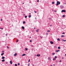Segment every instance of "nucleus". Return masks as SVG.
<instances>
[{
  "label": "nucleus",
  "instance_id": "obj_1",
  "mask_svg": "<svg viewBox=\"0 0 66 66\" xmlns=\"http://www.w3.org/2000/svg\"><path fill=\"white\" fill-rule=\"evenodd\" d=\"M59 4H60V2L59 1H57V3L56 4V5H59Z\"/></svg>",
  "mask_w": 66,
  "mask_h": 66
},
{
  "label": "nucleus",
  "instance_id": "obj_2",
  "mask_svg": "<svg viewBox=\"0 0 66 66\" xmlns=\"http://www.w3.org/2000/svg\"><path fill=\"white\" fill-rule=\"evenodd\" d=\"M62 13H63V12H64V13H65L66 12V11L65 10H62L61 11Z\"/></svg>",
  "mask_w": 66,
  "mask_h": 66
},
{
  "label": "nucleus",
  "instance_id": "obj_3",
  "mask_svg": "<svg viewBox=\"0 0 66 66\" xmlns=\"http://www.w3.org/2000/svg\"><path fill=\"white\" fill-rule=\"evenodd\" d=\"M50 43L51 44H53V42H52V41H51Z\"/></svg>",
  "mask_w": 66,
  "mask_h": 66
},
{
  "label": "nucleus",
  "instance_id": "obj_4",
  "mask_svg": "<svg viewBox=\"0 0 66 66\" xmlns=\"http://www.w3.org/2000/svg\"><path fill=\"white\" fill-rule=\"evenodd\" d=\"M64 8V6H61V9H63V8Z\"/></svg>",
  "mask_w": 66,
  "mask_h": 66
},
{
  "label": "nucleus",
  "instance_id": "obj_5",
  "mask_svg": "<svg viewBox=\"0 0 66 66\" xmlns=\"http://www.w3.org/2000/svg\"><path fill=\"white\" fill-rule=\"evenodd\" d=\"M10 63L11 64H12L13 63L12 62V61H10Z\"/></svg>",
  "mask_w": 66,
  "mask_h": 66
},
{
  "label": "nucleus",
  "instance_id": "obj_6",
  "mask_svg": "<svg viewBox=\"0 0 66 66\" xmlns=\"http://www.w3.org/2000/svg\"><path fill=\"white\" fill-rule=\"evenodd\" d=\"M39 31V29H38L36 30V32H38Z\"/></svg>",
  "mask_w": 66,
  "mask_h": 66
},
{
  "label": "nucleus",
  "instance_id": "obj_7",
  "mask_svg": "<svg viewBox=\"0 0 66 66\" xmlns=\"http://www.w3.org/2000/svg\"><path fill=\"white\" fill-rule=\"evenodd\" d=\"M26 54H23L22 55V56H25L26 55Z\"/></svg>",
  "mask_w": 66,
  "mask_h": 66
},
{
  "label": "nucleus",
  "instance_id": "obj_8",
  "mask_svg": "<svg viewBox=\"0 0 66 66\" xmlns=\"http://www.w3.org/2000/svg\"><path fill=\"white\" fill-rule=\"evenodd\" d=\"M40 55L39 54H37V56H39Z\"/></svg>",
  "mask_w": 66,
  "mask_h": 66
},
{
  "label": "nucleus",
  "instance_id": "obj_9",
  "mask_svg": "<svg viewBox=\"0 0 66 66\" xmlns=\"http://www.w3.org/2000/svg\"><path fill=\"white\" fill-rule=\"evenodd\" d=\"M22 28L23 30H24V27L23 26H22Z\"/></svg>",
  "mask_w": 66,
  "mask_h": 66
},
{
  "label": "nucleus",
  "instance_id": "obj_10",
  "mask_svg": "<svg viewBox=\"0 0 66 66\" xmlns=\"http://www.w3.org/2000/svg\"><path fill=\"white\" fill-rule=\"evenodd\" d=\"M65 36L64 35H62L61 36V37H64Z\"/></svg>",
  "mask_w": 66,
  "mask_h": 66
},
{
  "label": "nucleus",
  "instance_id": "obj_11",
  "mask_svg": "<svg viewBox=\"0 0 66 66\" xmlns=\"http://www.w3.org/2000/svg\"><path fill=\"white\" fill-rule=\"evenodd\" d=\"M2 59H5V57H2Z\"/></svg>",
  "mask_w": 66,
  "mask_h": 66
},
{
  "label": "nucleus",
  "instance_id": "obj_12",
  "mask_svg": "<svg viewBox=\"0 0 66 66\" xmlns=\"http://www.w3.org/2000/svg\"><path fill=\"white\" fill-rule=\"evenodd\" d=\"M29 18H30V17H31V15H30L29 16Z\"/></svg>",
  "mask_w": 66,
  "mask_h": 66
},
{
  "label": "nucleus",
  "instance_id": "obj_13",
  "mask_svg": "<svg viewBox=\"0 0 66 66\" xmlns=\"http://www.w3.org/2000/svg\"><path fill=\"white\" fill-rule=\"evenodd\" d=\"M62 41H63V42H66V40H63V39H62Z\"/></svg>",
  "mask_w": 66,
  "mask_h": 66
},
{
  "label": "nucleus",
  "instance_id": "obj_14",
  "mask_svg": "<svg viewBox=\"0 0 66 66\" xmlns=\"http://www.w3.org/2000/svg\"><path fill=\"white\" fill-rule=\"evenodd\" d=\"M3 54H4V53H2L1 54V55H2H2H3Z\"/></svg>",
  "mask_w": 66,
  "mask_h": 66
},
{
  "label": "nucleus",
  "instance_id": "obj_15",
  "mask_svg": "<svg viewBox=\"0 0 66 66\" xmlns=\"http://www.w3.org/2000/svg\"><path fill=\"white\" fill-rule=\"evenodd\" d=\"M14 56H16L17 55V53H15L14 55Z\"/></svg>",
  "mask_w": 66,
  "mask_h": 66
},
{
  "label": "nucleus",
  "instance_id": "obj_16",
  "mask_svg": "<svg viewBox=\"0 0 66 66\" xmlns=\"http://www.w3.org/2000/svg\"><path fill=\"white\" fill-rule=\"evenodd\" d=\"M57 40H58L59 41H60V39L59 38L57 39Z\"/></svg>",
  "mask_w": 66,
  "mask_h": 66
},
{
  "label": "nucleus",
  "instance_id": "obj_17",
  "mask_svg": "<svg viewBox=\"0 0 66 66\" xmlns=\"http://www.w3.org/2000/svg\"><path fill=\"white\" fill-rule=\"evenodd\" d=\"M2 62H5V60L4 59H3L2 60Z\"/></svg>",
  "mask_w": 66,
  "mask_h": 66
},
{
  "label": "nucleus",
  "instance_id": "obj_18",
  "mask_svg": "<svg viewBox=\"0 0 66 66\" xmlns=\"http://www.w3.org/2000/svg\"><path fill=\"white\" fill-rule=\"evenodd\" d=\"M56 60V59H55V58H54L53 59V61H54L55 60Z\"/></svg>",
  "mask_w": 66,
  "mask_h": 66
},
{
  "label": "nucleus",
  "instance_id": "obj_19",
  "mask_svg": "<svg viewBox=\"0 0 66 66\" xmlns=\"http://www.w3.org/2000/svg\"><path fill=\"white\" fill-rule=\"evenodd\" d=\"M62 17H65V15H63Z\"/></svg>",
  "mask_w": 66,
  "mask_h": 66
},
{
  "label": "nucleus",
  "instance_id": "obj_20",
  "mask_svg": "<svg viewBox=\"0 0 66 66\" xmlns=\"http://www.w3.org/2000/svg\"><path fill=\"white\" fill-rule=\"evenodd\" d=\"M52 3L53 4H54V2H52Z\"/></svg>",
  "mask_w": 66,
  "mask_h": 66
},
{
  "label": "nucleus",
  "instance_id": "obj_21",
  "mask_svg": "<svg viewBox=\"0 0 66 66\" xmlns=\"http://www.w3.org/2000/svg\"><path fill=\"white\" fill-rule=\"evenodd\" d=\"M25 23H26V22L25 21H24L23 22V24H24Z\"/></svg>",
  "mask_w": 66,
  "mask_h": 66
},
{
  "label": "nucleus",
  "instance_id": "obj_22",
  "mask_svg": "<svg viewBox=\"0 0 66 66\" xmlns=\"http://www.w3.org/2000/svg\"><path fill=\"white\" fill-rule=\"evenodd\" d=\"M50 30H47V32H50Z\"/></svg>",
  "mask_w": 66,
  "mask_h": 66
},
{
  "label": "nucleus",
  "instance_id": "obj_23",
  "mask_svg": "<svg viewBox=\"0 0 66 66\" xmlns=\"http://www.w3.org/2000/svg\"><path fill=\"white\" fill-rule=\"evenodd\" d=\"M58 49H60V47H58Z\"/></svg>",
  "mask_w": 66,
  "mask_h": 66
},
{
  "label": "nucleus",
  "instance_id": "obj_24",
  "mask_svg": "<svg viewBox=\"0 0 66 66\" xmlns=\"http://www.w3.org/2000/svg\"><path fill=\"white\" fill-rule=\"evenodd\" d=\"M52 54H53V55H54V54H55V53H54Z\"/></svg>",
  "mask_w": 66,
  "mask_h": 66
},
{
  "label": "nucleus",
  "instance_id": "obj_25",
  "mask_svg": "<svg viewBox=\"0 0 66 66\" xmlns=\"http://www.w3.org/2000/svg\"><path fill=\"white\" fill-rule=\"evenodd\" d=\"M55 59H56V58H57V57L56 56H55Z\"/></svg>",
  "mask_w": 66,
  "mask_h": 66
},
{
  "label": "nucleus",
  "instance_id": "obj_26",
  "mask_svg": "<svg viewBox=\"0 0 66 66\" xmlns=\"http://www.w3.org/2000/svg\"><path fill=\"white\" fill-rule=\"evenodd\" d=\"M15 66H17V64H15Z\"/></svg>",
  "mask_w": 66,
  "mask_h": 66
},
{
  "label": "nucleus",
  "instance_id": "obj_27",
  "mask_svg": "<svg viewBox=\"0 0 66 66\" xmlns=\"http://www.w3.org/2000/svg\"><path fill=\"white\" fill-rule=\"evenodd\" d=\"M25 49H26V51H27V50H28V48H26Z\"/></svg>",
  "mask_w": 66,
  "mask_h": 66
},
{
  "label": "nucleus",
  "instance_id": "obj_28",
  "mask_svg": "<svg viewBox=\"0 0 66 66\" xmlns=\"http://www.w3.org/2000/svg\"><path fill=\"white\" fill-rule=\"evenodd\" d=\"M25 18H27V16H25Z\"/></svg>",
  "mask_w": 66,
  "mask_h": 66
},
{
  "label": "nucleus",
  "instance_id": "obj_29",
  "mask_svg": "<svg viewBox=\"0 0 66 66\" xmlns=\"http://www.w3.org/2000/svg\"><path fill=\"white\" fill-rule=\"evenodd\" d=\"M30 62V59H29V61H28V62Z\"/></svg>",
  "mask_w": 66,
  "mask_h": 66
},
{
  "label": "nucleus",
  "instance_id": "obj_30",
  "mask_svg": "<svg viewBox=\"0 0 66 66\" xmlns=\"http://www.w3.org/2000/svg\"><path fill=\"white\" fill-rule=\"evenodd\" d=\"M56 52H58V51H57V50L56 51Z\"/></svg>",
  "mask_w": 66,
  "mask_h": 66
},
{
  "label": "nucleus",
  "instance_id": "obj_31",
  "mask_svg": "<svg viewBox=\"0 0 66 66\" xmlns=\"http://www.w3.org/2000/svg\"><path fill=\"white\" fill-rule=\"evenodd\" d=\"M18 65H20V63H18Z\"/></svg>",
  "mask_w": 66,
  "mask_h": 66
},
{
  "label": "nucleus",
  "instance_id": "obj_32",
  "mask_svg": "<svg viewBox=\"0 0 66 66\" xmlns=\"http://www.w3.org/2000/svg\"><path fill=\"white\" fill-rule=\"evenodd\" d=\"M34 12H35V13H36V11H34Z\"/></svg>",
  "mask_w": 66,
  "mask_h": 66
},
{
  "label": "nucleus",
  "instance_id": "obj_33",
  "mask_svg": "<svg viewBox=\"0 0 66 66\" xmlns=\"http://www.w3.org/2000/svg\"><path fill=\"white\" fill-rule=\"evenodd\" d=\"M30 42L31 43V42H32V41L31 40H30Z\"/></svg>",
  "mask_w": 66,
  "mask_h": 66
},
{
  "label": "nucleus",
  "instance_id": "obj_34",
  "mask_svg": "<svg viewBox=\"0 0 66 66\" xmlns=\"http://www.w3.org/2000/svg\"><path fill=\"white\" fill-rule=\"evenodd\" d=\"M7 63H8L7 62H6V63L7 64Z\"/></svg>",
  "mask_w": 66,
  "mask_h": 66
},
{
  "label": "nucleus",
  "instance_id": "obj_35",
  "mask_svg": "<svg viewBox=\"0 0 66 66\" xmlns=\"http://www.w3.org/2000/svg\"><path fill=\"white\" fill-rule=\"evenodd\" d=\"M64 4H65L66 5V3H64Z\"/></svg>",
  "mask_w": 66,
  "mask_h": 66
},
{
  "label": "nucleus",
  "instance_id": "obj_36",
  "mask_svg": "<svg viewBox=\"0 0 66 66\" xmlns=\"http://www.w3.org/2000/svg\"><path fill=\"white\" fill-rule=\"evenodd\" d=\"M7 48H8V49H9V47H7Z\"/></svg>",
  "mask_w": 66,
  "mask_h": 66
},
{
  "label": "nucleus",
  "instance_id": "obj_37",
  "mask_svg": "<svg viewBox=\"0 0 66 66\" xmlns=\"http://www.w3.org/2000/svg\"><path fill=\"white\" fill-rule=\"evenodd\" d=\"M1 29H2V30H3V28H1Z\"/></svg>",
  "mask_w": 66,
  "mask_h": 66
},
{
  "label": "nucleus",
  "instance_id": "obj_38",
  "mask_svg": "<svg viewBox=\"0 0 66 66\" xmlns=\"http://www.w3.org/2000/svg\"><path fill=\"white\" fill-rule=\"evenodd\" d=\"M18 42V40H17V42Z\"/></svg>",
  "mask_w": 66,
  "mask_h": 66
},
{
  "label": "nucleus",
  "instance_id": "obj_39",
  "mask_svg": "<svg viewBox=\"0 0 66 66\" xmlns=\"http://www.w3.org/2000/svg\"><path fill=\"white\" fill-rule=\"evenodd\" d=\"M62 34H65V33H64V32H63L62 33Z\"/></svg>",
  "mask_w": 66,
  "mask_h": 66
},
{
  "label": "nucleus",
  "instance_id": "obj_40",
  "mask_svg": "<svg viewBox=\"0 0 66 66\" xmlns=\"http://www.w3.org/2000/svg\"><path fill=\"white\" fill-rule=\"evenodd\" d=\"M29 65H30V64H28V65L29 66Z\"/></svg>",
  "mask_w": 66,
  "mask_h": 66
},
{
  "label": "nucleus",
  "instance_id": "obj_41",
  "mask_svg": "<svg viewBox=\"0 0 66 66\" xmlns=\"http://www.w3.org/2000/svg\"><path fill=\"white\" fill-rule=\"evenodd\" d=\"M37 2H39V0H38L37 1Z\"/></svg>",
  "mask_w": 66,
  "mask_h": 66
},
{
  "label": "nucleus",
  "instance_id": "obj_42",
  "mask_svg": "<svg viewBox=\"0 0 66 66\" xmlns=\"http://www.w3.org/2000/svg\"><path fill=\"white\" fill-rule=\"evenodd\" d=\"M6 36H7V34H6Z\"/></svg>",
  "mask_w": 66,
  "mask_h": 66
},
{
  "label": "nucleus",
  "instance_id": "obj_43",
  "mask_svg": "<svg viewBox=\"0 0 66 66\" xmlns=\"http://www.w3.org/2000/svg\"><path fill=\"white\" fill-rule=\"evenodd\" d=\"M1 21H2V19H1Z\"/></svg>",
  "mask_w": 66,
  "mask_h": 66
},
{
  "label": "nucleus",
  "instance_id": "obj_44",
  "mask_svg": "<svg viewBox=\"0 0 66 66\" xmlns=\"http://www.w3.org/2000/svg\"><path fill=\"white\" fill-rule=\"evenodd\" d=\"M61 60H60V62H61Z\"/></svg>",
  "mask_w": 66,
  "mask_h": 66
},
{
  "label": "nucleus",
  "instance_id": "obj_45",
  "mask_svg": "<svg viewBox=\"0 0 66 66\" xmlns=\"http://www.w3.org/2000/svg\"><path fill=\"white\" fill-rule=\"evenodd\" d=\"M53 65H54V66H55V64H53Z\"/></svg>",
  "mask_w": 66,
  "mask_h": 66
},
{
  "label": "nucleus",
  "instance_id": "obj_46",
  "mask_svg": "<svg viewBox=\"0 0 66 66\" xmlns=\"http://www.w3.org/2000/svg\"><path fill=\"white\" fill-rule=\"evenodd\" d=\"M50 26H51H51H52V25H50Z\"/></svg>",
  "mask_w": 66,
  "mask_h": 66
},
{
  "label": "nucleus",
  "instance_id": "obj_47",
  "mask_svg": "<svg viewBox=\"0 0 66 66\" xmlns=\"http://www.w3.org/2000/svg\"><path fill=\"white\" fill-rule=\"evenodd\" d=\"M65 56H66V54H65Z\"/></svg>",
  "mask_w": 66,
  "mask_h": 66
},
{
  "label": "nucleus",
  "instance_id": "obj_48",
  "mask_svg": "<svg viewBox=\"0 0 66 66\" xmlns=\"http://www.w3.org/2000/svg\"><path fill=\"white\" fill-rule=\"evenodd\" d=\"M29 14H30H30H31V13H29Z\"/></svg>",
  "mask_w": 66,
  "mask_h": 66
},
{
  "label": "nucleus",
  "instance_id": "obj_49",
  "mask_svg": "<svg viewBox=\"0 0 66 66\" xmlns=\"http://www.w3.org/2000/svg\"><path fill=\"white\" fill-rule=\"evenodd\" d=\"M31 46H32V47H33V45H31Z\"/></svg>",
  "mask_w": 66,
  "mask_h": 66
},
{
  "label": "nucleus",
  "instance_id": "obj_50",
  "mask_svg": "<svg viewBox=\"0 0 66 66\" xmlns=\"http://www.w3.org/2000/svg\"><path fill=\"white\" fill-rule=\"evenodd\" d=\"M58 51L59 52L60 51V50H59Z\"/></svg>",
  "mask_w": 66,
  "mask_h": 66
},
{
  "label": "nucleus",
  "instance_id": "obj_51",
  "mask_svg": "<svg viewBox=\"0 0 66 66\" xmlns=\"http://www.w3.org/2000/svg\"><path fill=\"white\" fill-rule=\"evenodd\" d=\"M51 66H52V65H51Z\"/></svg>",
  "mask_w": 66,
  "mask_h": 66
},
{
  "label": "nucleus",
  "instance_id": "obj_52",
  "mask_svg": "<svg viewBox=\"0 0 66 66\" xmlns=\"http://www.w3.org/2000/svg\"><path fill=\"white\" fill-rule=\"evenodd\" d=\"M3 52H4V51H3Z\"/></svg>",
  "mask_w": 66,
  "mask_h": 66
},
{
  "label": "nucleus",
  "instance_id": "obj_53",
  "mask_svg": "<svg viewBox=\"0 0 66 66\" xmlns=\"http://www.w3.org/2000/svg\"><path fill=\"white\" fill-rule=\"evenodd\" d=\"M34 29H35V28H34Z\"/></svg>",
  "mask_w": 66,
  "mask_h": 66
},
{
  "label": "nucleus",
  "instance_id": "obj_54",
  "mask_svg": "<svg viewBox=\"0 0 66 66\" xmlns=\"http://www.w3.org/2000/svg\"><path fill=\"white\" fill-rule=\"evenodd\" d=\"M0 29H1V28H0Z\"/></svg>",
  "mask_w": 66,
  "mask_h": 66
},
{
  "label": "nucleus",
  "instance_id": "obj_55",
  "mask_svg": "<svg viewBox=\"0 0 66 66\" xmlns=\"http://www.w3.org/2000/svg\"><path fill=\"white\" fill-rule=\"evenodd\" d=\"M23 4H24V3H23Z\"/></svg>",
  "mask_w": 66,
  "mask_h": 66
},
{
  "label": "nucleus",
  "instance_id": "obj_56",
  "mask_svg": "<svg viewBox=\"0 0 66 66\" xmlns=\"http://www.w3.org/2000/svg\"><path fill=\"white\" fill-rule=\"evenodd\" d=\"M31 37H30V38H31Z\"/></svg>",
  "mask_w": 66,
  "mask_h": 66
},
{
  "label": "nucleus",
  "instance_id": "obj_57",
  "mask_svg": "<svg viewBox=\"0 0 66 66\" xmlns=\"http://www.w3.org/2000/svg\"><path fill=\"white\" fill-rule=\"evenodd\" d=\"M56 62H57V61H56Z\"/></svg>",
  "mask_w": 66,
  "mask_h": 66
},
{
  "label": "nucleus",
  "instance_id": "obj_58",
  "mask_svg": "<svg viewBox=\"0 0 66 66\" xmlns=\"http://www.w3.org/2000/svg\"><path fill=\"white\" fill-rule=\"evenodd\" d=\"M56 62H57V61H56Z\"/></svg>",
  "mask_w": 66,
  "mask_h": 66
},
{
  "label": "nucleus",
  "instance_id": "obj_59",
  "mask_svg": "<svg viewBox=\"0 0 66 66\" xmlns=\"http://www.w3.org/2000/svg\"><path fill=\"white\" fill-rule=\"evenodd\" d=\"M49 58V59H50V58Z\"/></svg>",
  "mask_w": 66,
  "mask_h": 66
}]
</instances>
